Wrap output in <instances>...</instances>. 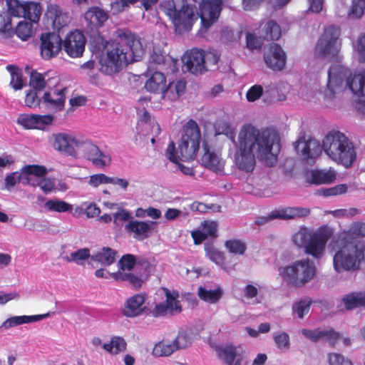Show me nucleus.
Returning <instances> with one entry per match:
<instances>
[{
    "mask_svg": "<svg viewBox=\"0 0 365 365\" xmlns=\"http://www.w3.org/2000/svg\"><path fill=\"white\" fill-rule=\"evenodd\" d=\"M110 177L103 173L94 174L90 176L88 184L93 187H97L102 184H109Z\"/></svg>",
    "mask_w": 365,
    "mask_h": 365,
    "instance_id": "63",
    "label": "nucleus"
},
{
    "mask_svg": "<svg viewBox=\"0 0 365 365\" xmlns=\"http://www.w3.org/2000/svg\"><path fill=\"white\" fill-rule=\"evenodd\" d=\"M25 9L24 17L28 19L32 22H37L41 14V7L40 4L36 2H29L23 4Z\"/></svg>",
    "mask_w": 365,
    "mask_h": 365,
    "instance_id": "36",
    "label": "nucleus"
},
{
    "mask_svg": "<svg viewBox=\"0 0 365 365\" xmlns=\"http://www.w3.org/2000/svg\"><path fill=\"white\" fill-rule=\"evenodd\" d=\"M68 92L67 88L53 89L46 91L42 97V102L47 107L56 110H62L65 106L66 94Z\"/></svg>",
    "mask_w": 365,
    "mask_h": 365,
    "instance_id": "21",
    "label": "nucleus"
},
{
    "mask_svg": "<svg viewBox=\"0 0 365 365\" xmlns=\"http://www.w3.org/2000/svg\"><path fill=\"white\" fill-rule=\"evenodd\" d=\"M365 0H353L349 14L353 17L359 19L364 13Z\"/></svg>",
    "mask_w": 365,
    "mask_h": 365,
    "instance_id": "56",
    "label": "nucleus"
},
{
    "mask_svg": "<svg viewBox=\"0 0 365 365\" xmlns=\"http://www.w3.org/2000/svg\"><path fill=\"white\" fill-rule=\"evenodd\" d=\"M201 134L197 123L189 120L183 127V134L178 144V153L182 161L195 159L200 148Z\"/></svg>",
    "mask_w": 365,
    "mask_h": 365,
    "instance_id": "8",
    "label": "nucleus"
},
{
    "mask_svg": "<svg viewBox=\"0 0 365 365\" xmlns=\"http://www.w3.org/2000/svg\"><path fill=\"white\" fill-rule=\"evenodd\" d=\"M126 342L123 337L113 336L110 343L104 344L103 348L110 354H117L126 349Z\"/></svg>",
    "mask_w": 365,
    "mask_h": 365,
    "instance_id": "38",
    "label": "nucleus"
},
{
    "mask_svg": "<svg viewBox=\"0 0 365 365\" xmlns=\"http://www.w3.org/2000/svg\"><path fill=\"white\" fill-rule=\"evenodd\" d=\"M88 160L91 161L96 168H103L110 164L111 158L109 154L105 153L98 148Z\"/></svg>",
    "mask_w": 365,
    "mask_h": 365,
    "instance_id": "39",
    "label": "nucleus"
},
{
    "mask_svg": "<svg viewBox=\"0 0 365 365\" xmlns=\"http://www.w3.org/2000/svg\"><path fill=\"white\" fill-rule=\"evenodd\" d=\"M175 351H177L173 341L163 339L155 344L152 350V354L155 357H168Z\"/></svg>",
    "mask_w": 365,
    "mask_h": 365,
    "instance_id": "29",
    "label": "nucleus"
},
{
    "mask_svg": "<svg viewBox=\"0 0 365 365\" xmlns=\"http://www.w3.org/2000/svg\"><path fill=\"white\" fill-rule=\"evenodd\" d=\"M165 56L160 48H154L150 54L148 65V72H153L156 66L163 65Z\"/></svg>",
    "mask_w": 365,
    "mask_h": 365,
    "instance_id": "40",
    "label": "nucleus"
},
{
    "mask_svg": "<svg viewBox=\"0 0 365 365\" xmlns=\"http://www.w3.org/2000/svg\"><path fill=\"white\" fill-rule=\"evenodd\" d=\"M329 365H353L351 361L339 353H329L327 355Z\"/></svg>",
    "mask_w": 365,
    "mask_h": 365,
    "instance_id": "54",
    "label": "nucleus"
},
{
    "mask_svg": "<svg viewBox=\"0 0 365 365\" xmlns=\"http://www.w3.org/2000/svg\"><path fill=\"white\" fill-rule=\"evenodd\" d=\"M365 222H353L346 230L341 232L335 240L337 248L333 264L337 272H355L360 269L365 259Z\"/></svg>",
    "mask_w": 365,
    "mask_h": 365,
    "instance_id": "3",
    "label": "nucleus"
},
{
    "mask_svg": "<svg viewBox=\"0 0 365 365\" xmlns=\"http://www.w3.org/2000/svg\"><path fill=\"white\" fill-rule=\"evenodd\" d=\"M263 41L261 38L257 37L255 34L247 33L246 35L247 47L251 50L261 49Z\"/></svg>",
    "mask_w": 365,
    "mask_h": 365,
    "instance_id": "62",
    "label": "nucleus"
},
{
    "mask_svg": "<svg viewBox=\"0 0 365 365\" xmlns=\"http://www.w3.org/2000/svg\"><path fill=\"white\" fill-rule=\"evenodd\" d=\"M98 148V146L90 140H79L76 149L78 154L81 153L88 160Z\"/></svg>",
    "mask_w": 365,
    "mask_h": 365,
    "instance_id": "41",
    "label": "nucleus"
},
{
    "mask_svg": "<svg viewBox=\"0 0 365 365\" xmlns=\"http://www.w3.org/2000/svg\"><path fill=\"white\" fill-rule=\"evenodd\" d=\"M312 303V299L309 297H305L294 304L292 310L297 313L299 318L302 319L309 312Z\"/></svg>",
    "mask_w": 365,
    "mask_h": 365,
    "instance_id": "46",
    "label": "nucleus"
},
{
    "mask_svg": "<svg viewBox=\"0 0 365 365\" xmlns=\"http://www.w3.org/2000/svg\"><path fill=\"white\" fill-rule=\"evenodd\" d=\"M204 153L202 155V165L213 172L222 175L225 173V161L215 151H211L207 145H204Z\"/></svg>",
    "mask_w": 365,
    "mask_h": 365,
    "instance_id": "22",
    "label": "nucleus"
},
{
    "mask_svg": "<svg viewBox=\"0 0 365 365\" xmlns=\"http://www.w3.org/2000/svg\"><path fill=\"white\" fill-rule=\"evenodd\" d=\"M23 316H15L11 317L5 320L0 326V330H6L11 327L24 324Z\"/></svg>",
    "mask_w": 365,
    "mask_h": 365,
    "instance_id": "64",
    "label": "nucleus"
},
{
    "mask_svg": "<svg viewBox=\"0 0 365 365\" xmlns=\"http://www.w3.org/2000/svg\"><path fill=\"white\" fill-rule=\"evenodd\" d=\"M205 250L206 256L212 262L219 265H223L225 256L223 252L219 251L212 244H205Z\"/></svg>",
    "mask_w": 365,
    "mask_h": 365,
    "instance_id": "43",
    "label": "nucleus"
},
{
    "mask_svg": "<svg viewBox=\"0 0 365 365\" xmlns=\"http://www.w3.org/2000/svg\"><path fill=\"white\" fill-rule=\"evenodd\" d=\"M172 341L176 351L186 349L192 344L191 339L185 330H180L175 338Z\"/></svg>",
    "mask_w": 365,
    "mask_h": 365,
    "instance_id": "45",
    "label": "nucleus"
},
{
    "mask_svg": "<svg viewBox=\"0 0 365 365\" xmlns=\"http://www.w3.org/2000/svg\"><path fill=\"white\" fill-rule=\"evenodd\" d=\"M186 88V83L185 81H178L175 83H170L168 86L166 85V89H168V93L170 91L171 93L175 91V96L173 98H178L184 93Z\"/></svg>",
    "mask_w": 365,
    "mask_h": 365,
    "instance_id": "60",
    "label": "nucleus"
},
{
    "mask_svg": "<svg viewBox=\"0 0 365 365\" xmlns=\"http://www.w3.org/2000/svg\"><path fill=\"white\" fill-rule=\"evenodd\" d=\"M354 50L356 52L360 62H365V33L361 34L354 44Z\"/></svg>",
    "mask_w": 365,
    "mask_h": 365,
    "instance_id": "55",
    "label": "nucleus"
},
{
    "mask_svg": "<svg viewBox=\"0 0 365 365\" xmlns=\"http://www.w3.org/2000/svg\"><path fill=\"white\" fill-rule=\"evenodd\" d=\"M347 191V186L345 184H340L332 187L322 189L320 193L324 197L335 196L344 194Z\"/></svg>",
    "mask_w": 365,
    "mask_h": 365,
    "instance_id": "58",
    "label": "nucleus"
},
{
    "mask_svg": "<svg viewBox=\"0 0 365 365\" xmlns=\"http://www.w3.org/2000/svg\"><path fill=\"white\" fill-rule=\"evenodd\" d=\"M37 91L30 90L26 95L25 104L30 108H37L42 101V98H39Z\"/></svg>",
    "mask_w": 365,
    "mask_h": 365,
    "instance_id": "59",
    "label": "nucleus"
},
{
    "mask_svg": "<svg viewBox=\"0 0 365 365\" xmlns=\"http://www.w3.org/2000/svg\"><path fill=\"white\" fill-rule=\"evenodd\" d=\"M25 176L21 171L20 173L14 172L6 175L5 178L6 188L9 190L14 187L17 182H22L23 184H29V181L25 180Z\"/></svg>",
    "mask_w": 365,
    "mask_h": 365,
    "instance_id": "51",
    "label": "nucleus"
},
{
    "mask_svg": "<svg viewBox=\"0 0 365 365\" xmlns=\"http://www.w3.org/2000/svg\"><path fill=\"white\" fill-rule=\"evenodd\" d=\"M15 32L21 40L26 41L32 35V25L28 22H19L16 27Z\"/></svg>",
    "mask_w": 365,
    "mask_h": 365,
    "instance_id": "50",
    "label": "nucleus"
},
{
    "mask_svg": "<svg viewBox=\"0 0 365 365\" xmlns=\"http://www.w3.org/2000/svg\"><path fill=\"white\" fill-rule=\"evenodd\" d=\"M294 148L304 160H314L318 158L323 150L322 144L315 139L305 140L304 138L298 139L294 143Z\"/></svg>",
    "mask_w": 365,
    "mask_h": 365,
    "instance_id": "17",
    "label": "nucleus"
},
{
    "mask_svg": "<svg viewBox=\"0 0 365 365\" xmlns=\"http://www.w3.org/2000/svg\"><path fill=\"white\" fill-rule=\"evenodd\" d=\"M282 35L279 25L273 20L268 21L263 28V38L266 41L278 40Z\"/></svg>",
    "mask_w": 365,
    "mask_h": 365,
    "instance_id": "32",
    "label": "nucleus"
},
{
    "mask_svg": "<svg viewBox=\"0 0 365 365\" xmlns=\"http://www.w3.org/2000/svg\"><path fill=\"white\" fill-rule=\"evenodd\" d=\"M145 299L144 294H135L128 298L123 308V314L128 317L140 315L146 309V307L143 306Z\"/></svg>",
    "mask_w": 365,
    "mask_h": 365,
    "instance_id": "25",
    "label": "nucleus"
},
{
    "mask_svg": "<svg viewBox=\"0 0 365 365\" xmlns=\"http://www.w3.org/2000/svg\"><path fill=\"white\" fill-rule=\"evenodd\" d=\"M44 206L51 212H71L73 210L71 204L58 198L47 200Z\"/></svg>",
    "mask_w": 365,
    "mask_h": 365,
    "instance_id": "33",
    "label": "nucleus"
},
{
    "mask_svg": "<svg viewBox=\"0 0 365 365\" xmlns=\"http://www.w3.org/2000/svg\"><path fill=\"white\" fill-rule=\"evenodd\" d=\"M263 94V87L261 85L251 86L246 93V98L249 102L258 100Z\"/></svg>",
    "mask_w": 365,
    "mask_h": 365,
    "instance_id": "61",
    "label": "nucleus"
},
{
    "mask_svg": "<svg viewBox=\"0 0 365 365\" xmlns=\"http://www.w3.org/2000/svg\"><path fill=\"white\" fill-rule=\"evenodd\" d=\"M279 142V133L273 128L259 130L250 124L244 125L235 143V163L237 168L246 173L252 172L256 163L255 150L260 161L269 167L274 165L277 155L272 152V149Z\"/></svg>",
    "mask_w": 365,
    "mask_h": 365,
    "instance_id": "1",
    "label": "nucleus"
},
{
    "mask_svg": "<svg viewBox=\"0 0 365 365\" xmlns=\"http://www.w3.org/2000/svg\"><path fill=\"white\" fill-rule=\"evenodd\" d=\"M157 222L150 221L149 223L144 221L130 220L125 225V229L128 232L134 234V237L138 240H145L149 237V232Z\"/></svg>",
    "mask_w": 365,
    "mask_h": 365,
    "instance_id": "26",
    "label": "nucleus"
},
{
    "mask_svg": "<svg viewBox=\"0 0 365 365\" xmlns=\"http://www.w3.org/2000/svg\"><path fill=\"white\" fill-rule=\"evenodd\" d=\"M163 11L172 20L175 31L179 34L190 31L197 20L193 9L187 4H183L177 10L173 1L168 2L163 6Z\"/></svg>",
    "mask_w": 365,
    "mask_h": 365,
    "instance_id": "9",
    "label": "nucleus"
},
{
    "mask_svg": "<svg viewBox=\"0 0 365 365\" xmlns=\"http://www.w3.org/2000/svg\"><path fill=\"white\" fill-rule=\"evenodd\" d=\"M177 153L178 152L176 151L175 144L173 141H172L168 144L166 150V156L168 157V160L177 164L180 171L185 175H194L192 168L185 166L184 165L179 163V160H180V157H179Z\"/></svg>",
    "mask_w": 365,
    "mask_h": 365,
    "instance_id": "30",
    "label": "nucleus"
},
{
    "mask_svg": "<svg viewBox=\"0 0 365 365\" xmlns=\"http://www.w3.org/2000/svg\"><path fill=\"white\" fill-rule=\"evenodd\" d=\"M117 254L116 250L108 247H104L96 253L92 255L91 259L94 262L100 263L101 265L110 266L115 262Z\"/></svg>",
    "mask_w": 365,
    "mask_h": 365,
    "instance_id": "28",
    "label": "nucleus"
},
{
    "mask_svg": "<svg viewBox=\"0 0 365 365\" xmlns=\"http://www.w3.org/2000/svg\"><path fill=\"white\" fill-rule=\"evenodd\" d=\"M264 61L272 71H282L287 62V54L278 43H272L264 48Z\"/></svg>",
    "mask_w": 365,
    "mask_h": 365,
    "instance_id": "14",
    "label": "nucleus"
},
{
    "mask_svg": "<svg viewBox=\"0 0 365 365\" xmlns=\"http://www.w3.org/2000/svg\"><path fill=\"white\" fill-rule=\"evenodd\" d=\"M7 6L8 9L6 13L8 14L10 17L24 16V12H25V9L23 7V4H21L18 0L7 1Z\"/></svg>",
    "mask_w": 365,
    "mask_h": 365,
    "instance_id": "52",
    "label": "nucleus"
},
{
    "mask_svg": "<svg viewBox=\"0 0 365 365\" xmlns=\"http://www.w3.org/2000/svg\"><path fill=\"white\" fill-rule=\"evenodd\" d=\"M215 129L217 135H225L232 142L235 143V129L230 124L225 120H219L215 125Z\"/></svg>",
    "mask_w": 365,
    "mask_h": 365,
    "instance_id": "42",
    "label": "nucleus"
},
{
    "mask_svg": "<svg viewBox=\"0 0 365 365\" xmlns=\"http://www.w3.org/2000/svg\"><path fill=\"white\" fill-rule=\"evenodd\" d=\"M301 332L303 336L313 342H317L319 340H324L332 347H334L336 344L337 341L341 339V334L336 331L331 327L324 330L320 329L319 328L314 330L303 329Z\"/></svg>",
    "mask_w": 365,
    "mask_h": 365,
    "instance_id": "20",
    "label": "nucleus"
},
{
    "mask_svg": "<svg viewBox=\"0 0 365 365\" xmlns=\"http://www.w3.org/2000/svg\"><path fill=\"white\" fill-rule=\"evenodd\" d=\"M342 302L347 310L365 305V292H352L345 295Z\"/></svg>",
    "mask_w": 365,
    "mask_h": 365,
    "instance_id": "31",
    "label": "nucleus"
},
{
    "mask_svg": "<svg viewBox=\"0 0 365 365\" xmlns=\"http://www.w3.org/2000/svg\"><path fill=\"white\" fill-rule=\"evenodd\" d=\"M136 264V257L131 254L123 255L118 261V268L120 270L131 271Z\"/></svg>",
    "mask_w": 365,
    "mask_h": 365,
    "instance_id": "53",
    "label": "nucleus"
},
{
    "mask_svg": "<svg viewBox=\"0 0 365 365\" xmlns=\"http://www.w3.org/2000/svg\"><path fill=\"white\" fill-rule=\"evenodd\" d=\"M184 60L187 71L195 75L201 74L207 71L205 55L202 49H191L186 53Z\"/></svg>",
    "mask_w": 365,
    "mask_h": 365,
    "instance_id": "19",
    "label": "nucleus"
},
{
    "mask_svg": "<svg viewBox=\"0 0 365 365\" xmlns=\"http://www.w3.org/2000/svg\"><path fill=\"white\" fill-rule=\"evenodd\" d=\"M86 27L90 31L98 30L108 20V14L102 9L94 6L90 8L84 14Z\"/></svg>",
    "mask_w": 365,
    "mask_h": 365,
    "instance_id": "23",
    "label": "nucleus"
},
{
    "mask_svg": "<svg viewBox=\"0 0 365 365\" xmlns=\"http://www.w3.org/2000/svg\"><path fill=\"white\" fill-rule=\"evenodd\" d=\"M335 178V173L330 170H314L311 174L312 182L315 185L329 184L334 182Z\"/></svg>",
    "mask_w": 365,
    "mask_h": 365,
    "instance_id": "34",
    "label": "nucleus"
},
{
    "mask_svg": "<svg viewBox=\"0 0 365 365\" xmlns=\"http://www.w3.org/2000/svg\"><path fill=\"white\" fill-rule=\"evenodd\" d=\"M341 29L338 26H327L319 38L314 50L315 58L319 59L329 58L332 61H341V40L340 39Z\"/></svg>",
    "mask_w": 365,
    "mask_h": 365,
    "instance_id": "7",
    "label": "nucleus"
},
{
    "mask_svg": "<svg viewBox=\"0 0 365 365\" xmlns=\"http://www.w3.org/2000/svg\"><path fill=\"white\" fill-rule=\"evenodd\" d=\"M225 247L230 252L235 255H243L247 249V246L244 242L240 240H229L225 243Z\"/></svg>",
    "mask_w": 365,
    "mask_h": 365,
    "instance_id": "47",
    "label": "nucleus"
},
{
    "mask_svg": "<svg viewBox=\"0 0 365 365\" xmlns=\"http://www.w3.org/2000/svg\"><path fill=\"white\" fill-rule=\"evenodd\" d=\"M322 148L329 158L347 168L356 160V153L352 142L339 131L328 133L322 140Z\"/></svg>",
    "mask_w": 365,
    "mask_h": 365,
    "instance_id": "5",
    "label": "nucleus"
},
{
    "mask_svg": "<svg viewBox=\"0 0 365 365\" xmlns=\"http://www.w3.org/2000/svg\"><path fill=\"white\" fill-rule=\"evenodd\" d=\"M217 354L226 365H247L248 354L241 346L227 344L219 348Z\"/></svg>",
    "mask_w": 365,
    "mask_h": 365,
    "instance_id": "12",
    "label": "nucleus"
},
{
    "mask_svg": "<svg viewBox=\"0 0 365 365\" xmlns=\"http://www.w3.org/2000/svg\"><path fill=\"white\" fill-rule=\"evenodd\" d=\"M330 237L331 233L325 230H319L314 232L304 246L305 253L314 258H320Z\"/></svg>",
    "mask_w": 365,
    "mask_h": 365,
    "instance_id": "16",
    "label": "nucleus"
},
{
    "mask_svg": "<svg viewBox=\"0 0 365 365\" xmlns=\"http://www.w3.org/2000/svg\"><path fill=\"white\" fill-rule=\"evenodd\" d=\"M151 73L146 81L144 88L147 91L155 94L160 93L163 98L168 94L166 89V78L163 73L159 71L150 72Z\"/></svg>",
    "mask_w": 365,
    "mask_h": 365,
    "instance_id": "24",
    "label": "nucleus"
},
{
    "mask_svg": "<svg viewBox=\"0 0 365 365\" xmlns=\"http://www.w3.org/2000/svg\"><path fill=\"white\" fill-rule=\"evenodd\" d=\"M40 41V54L44 60L57 56L62 48V38L54 32L42 33Z\"/></svg>",
    "mask_w": 365,
    "mask_h": 365,
    "instance_id": "13",
    "label": "nucleus"
},
{
    "mask_svg": "<svg viewBox=\"0 0 365 365\" xmlns=\"http://www.w3.org/2000/svg\"><path fill=\"white\" fill-rule=\"evenodd\" d=\"M115 33L118 40L110 43L102 36L93 40L98 51L106 49V57L101 60L100 69L107 75L116 73L124 66L140 61L145 52L141 38L130 30L119 29Z\"/></svg>",
    "mask_w": 365,
    "mask_h": 365,
    "instance_id": "2",
    "label": "nucleus"
},
{
    "mask_svg": "<svg viewBox=\"0 0 365 365\" xmlns=\"http://www.w3.org/2000/svg\"><path fill=\"white\" fill-rule=\"evenodd\" d=\"M22 172L25 176V180L29 182V175H33L36 177H43L47 173V169L43 165H28L22 168Z\"/></svg>",
    "mask_w": 365,
    "mask_h": 365,
    "instance_id": "44",
    "label": "nucleus"
},
{
    "mask_svg": "<svg viewBox=\"0 0 365 365\" xmlns=\"http://www.w3.org/2000/svg\"><path fill=\"white\" fill-rule=\"evenodd\" d=\"M165 301L158 303L150 311L154 317H165L167 314L174 315L182 312L180 302L178 300L179 294L177 291L170 292L168 289L164 288Z\"/></svg>",
    "mask_w": 365,
    "mask_h": 365,
    "instance_id": "11",
    "label": "nucleus"
},
{
    "mask_svg": "<svg viewBox=\"0 0 365 365\" xmlns=\"http://www.w3.org/2000/svg\"><path fill=\"white\" fill-rule=\"evenodd\" d=\"M197 294L201 300L210 304H215L222 297V291L220 288L214 290H208L202 287H199Z\"/></svg>",
    "mask_w": 365,
    "mask_h": 365,
    "instance_id": "35",
    "label": "nucleus"
},
{
    "mask_svg": "<svg viewBox=\"0 0 365 365\" xmlns=\"http://www.w3.org/2000/svg\"><path fill=\"white\" fill-rule=\"evenodd\" d=\"M279 276L289 287L302 288L317 274L314 263L309 259L296 260L289 265L278 269Z\"/></svg>",
    "mask_w": 365,
    "mask_h": 365,
    "instance_id": "6",
    "label": "nucleus"
},
{
    "mask_svg": "<svg viewBox=\"0 0 365 365\" xmlns=\"http://www.w3.org/2000/svg\"><path fill=\"white\" fill-rule=\"evenodd\" d=\"M274 343L277 348L288 349L289 347V334L284 331L275 333L273 336Z\"/></svg>",
    "mask_w": 365,
    "mask_h": 365,
    "instance_id": "57",
    "label": "nucleus"
},
{
    "mask_svg": "<svg viewBox=\"0 0 365 365\" xmlns=\"http://www.w3.org/2000/svg\"><path fill=\"white\" fill-rule=\"evenodd\" d=\"M91 257L89 249L82 248L71 252L69 257H66V260L68 262H74L78 264H81V261L86 260Z\"/></svg>",
    "mask_w": 365,
    "mask_h": 365,
    "instance_id": "49",
    "label": "nucleus"
},
{
    "mask_svg": "<svg viewBox=\"0 0 365 365\" xmlns=\"http://www.w3.org/2000/svg\"><path fill=\"white\" fill-rule=\"evenodd\" d=\"M6 69L11 74L10 86L15 91L21 90L24 86L21 70L14 65H8Z\"/></svg>",
    "mask_w": 365,
    "mask_h": 365,
    "instance_id": "37",
    "label": "nucleus"
},
{
    "mask_svg": "<svg viewBox=\"0 0 365 365\" xmlns=\"http://www.w3.org/2000/svg\"><path fill=\"white\" fill-rule=\"evenodd\" d=\"M53 120V115L49 114L38 115L22 113L19 115L17 123L26 129L43 130L45 126L51 125Z\"/></svg>",
    "mask_w": 365,
    "mask_h": 365,
    "instance_id": "18",
    "label": "nucleus"
},
{
    "mask_svg": "<svg viewBox=\"0 0 365 365\" xmlns=\"http://www.w3.org/2000/svg\"><path fill=\"white\" fill-rule=\"evenodd\" d=\"M46 81L43 74L32 71L30 76L29 85L33 90L41 91L46 87Z\"/></svg>",
    "mask_w": 365,
    "mask_h": 365,
    "instance_id": "48",
    "label": "nucleus"
},
{
    "mask_svg": "<svg viewBox=\"0 0 365 365\" xmlns=\"http://www.w3.org/2000/svg\"><path fill=\"white\" fill-rule=\"evenodd\" d=\"M86 39L82 31L75 30L68 34L62 41L65 52L71 58H79L85 51Z\"/></svg>",
    "mask_w": 365,
    "mask_h": 365,
    "instance_id": "15",
    "label": "nucleus"
},
{
    "mask_svg": "<svg viewBox=\"0 0 365 365\" xmlns=\"http://www.w3.org/2000/svg\"><path fill=\"white\" fill-rule=\"evenodd\" d=\"M80 139L66 133H53L48 139L51 145L59 153L74 158L78 157L77 146Z\"/></svg>",
    "mask_w": 365,
    "mask_h": 365,
    "instance_id": "10",
    "label": "nucleus"
},
{
    "mask_svg": "<svg viewBox=\"0 0 365 365\" xmlns=\"http://www.w3.org/2000/svg\"><path fill=\"white\" fill-rule=\"evenodd\" d=\"M346 88L361 96L355 107L359 114L365 116V71L352 76L351 71L344 66L332 65L328 71L326 96L331 98Z\"/></svg>",
    "mask_w": 365,
    "mask_h": 365,
    "instance_id": "4",
    "label": "nucleus"
},
{
    "mask_svg": "<svg viewBox=\"0 0 365 365\" xmlns=\"http://www.w3.org/2000/svg\"><path fill=\"white\" fill-rule=\"evenodd\" d=\"M310 214V210L300 207H287L284 209L276 210L271 213V218H279L284 220L303 217Z\"/></svg>",
    "mask_w": 365,
    "mask_h": 365,
    "instance_id": "27",
    "label": "nucleus"
}]
</instances>
